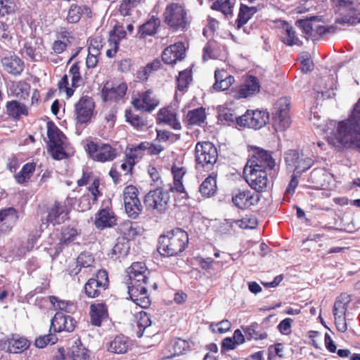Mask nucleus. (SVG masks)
<instances>
[{
  "label": "nucleus",
  "mask_w": 360,
  "mask_h": 360,
  "mask_svg": "<svg viewBox=\"0 0 360 360\" xmlns=\"http://www.w3.org/2000/svg\"><path fill=\"white\" fill-rule=\"evenodd\" d=\"M169 191L158 188L150 191L145 195L143 202L148 210L163 213L169 208Z\"/></svg>",
  "instance_id": "nucleus-12"
},
{
  "label": "nucleus",
  "mask_w": 360,
  "mask_h": 360,
  "mask_svg": "<svg viewBox=\"0 0 360 360\" xmlns=\"http://www.w3.org/2000/svg\"><path fill=\"white\" fill-rule=\"evenodd\" d=\"M18 214L14 207H8L0 210V224L7 229H11L18 221Z\"/></svg>",
  "instance_id": "nucleus-41"
},
{
  "label": "nucleus",
  "mask_w": 360,
  "mask_h": 360,
  "mask_svg": "<svg viewBox=\"0 0 360 360\" xmlns=\"http://www.w3.org/2000/svg\"><path fill=\"white\" fill-rule=\"evenodd\" d=\"M196 164L202 167H212L217 161L218 151L210 141L198 142L195 147Z\"/></svg>",
  "instance_id": "nucleus-11"
},
{
  "label": "nucleus",
  "mask_w": 360,
  "mask_h": 360,
  "mask_svg": "<svg viewBox=\"0 0 360 360\" xmlns=\"http://www.w3.org/2000/svg\"><path fill=\"white\" fill-rule=\"evenodd\" d=\"M94 263V258L89 253L82 252L76 259V265L72 269H70V276H76L79 274L82 269L88 268Z\"/></svg>",
  "instance_id": "nucleus-43"
},
{
  "label": "nucleus",
  "mask_w": 360,
  "mask_h": 360,
  "mask_svg": "<svg viewBox=\"0 0 360 360\" xmlns=\"http://www.w3.org/2000/svg\"><path fill=\"white\" fill-rule=\"evenodd\" d=\"M124 116L126 121L136 130L141 131L146 126V120L143 117L135 113L130 108L126 109Z\"/></svg>",
  "instance_id": "nucleus-51"
},
{
  "label": "nucleus",
  "mask_w": 360,
  "mask_h": 360,
  "mask_svg": "<svg viewBox=\"0 0 360 360\" xmlns=\"http://www.w3.org/2000/svg\"><path fill=\"white\" fill-rule=\"evenodd\" d=\"M4 71L13 76H19L25 69L24 61L15 54L4 56L1 60Z\"/></svg>",
  "instance_id": "nucleus-26"
},
{
  "label": "nucleus",
  "mask_w": 360,
  "mask_h": 360,
  "mask_svg": "<svg viewBox=\"0 0 360 360\" xmlns=\"http://www.w3.org/2000/svg\"><path fill=\"white\" fill-rule=\"evenodd\" d=\"M325 171L322 168L314 169L308 178V182L313 184L314 187L319 188L323 186Z\"/></svg>",
  "instance_id": "nucleus-55"
},
{
  "label": "nucleus",
  "mask_w": 360,
  "mask_h": 360,
  "mask_svg": "<svg viewBox=\"0 0 360 360\" xmlns=\"http://www.w3.org/2000/svg\"><path fill=\"white\" fill-rule=\"evenodd\" d=\"M86 353L84 349L78 346H72L66 352L63 348H58V354L56 355V360H85Z\"/></svg>",
  "instance_id": "nucleus-33"
},
{
  "label": "nucleus",
  "mask_w": 360,
  "mask_h": 360,
  "mask_svg": "<svg viewBox=\"0 0 360 360\" xmlns=\"http://www.w3.org/2000/svg\"><path fill=\"white\" fill-rule=\"evenodd\" d=\"M235 223L241 229H255L257 226L256 217L250 214L245 215L241 219L235 221Z\"/></svg>",
  "instance_id": "nucleus-60"
},
{
  "label": "nucleus",
  "mask_w": 360,
  "mask_h": 360,
  "mask_svg": "<svg viewBox=\"0 0 360 360\" xmlns=\"http://www.w3.org/2000/svg\"><path fill=\"white\" fill-rule=\"evenodd\" d=\"M148 143L144 141L140 143L136 146H133L131 148L127 149L125 156L131 160L134 163L136 164L139 160L141 159L146 150V146Z\"/></svg>",
  "instance_id": "nucleus-52"
},
{
  "label": "nucleus",
  "mask_w": 360,
  "mask_h": 360,
  "mask_svg": "<svg viewBox=\"0 0 360 360\" xmlns=\"http://www.w3.org/2000/svg\"><path fill=\"white\" fill-rule=\"evenodd\" d=\"M257 11V9L256 7H249L242 4L236 20L238 28H240L245 25Z\"/></svg>",
  "instance_id": "nucleus-48"
},
{
  "label": "nucleus",
  "mask_w": 360,
  "mask_h": 360,
  "mask_svg": "<svg viewBox=\"0 0 360 360\" xmlns=\"http://www.w3.org/2000/svg\"><path fill=\"white\" fill-rule=\"evenodd\" d=\"M269 120V114L264 110H248L245 114L237 119V124L243 128L260 129L266 126Z\"/></svg>",
  "instance_id": "nucleus-13"
},
{
  "label": "nucleus",
  "mask_w": 360,
  "mask_h": 360,
  "mask_svg": "<svg viewBox=\"0 0 360 360\" xmlns=\"http://www.w3.org/2000/svg\"><path fill=\"white\" fill-rule=\"evenodd\" d=\"M108 307L104 303H93L89 307L90 323L94 326H101L108 318Z\"/></svg>",
  "instance_id": "nucleus-31"
},
{
  "label": "nucleus",
  "mask_w": 360,
  "mask_h": 360,
  "mask_svg": "<svg viewBox=\"0 0 360 360\" xmlns=\"http://www.w3.org/2000/svg\"><path fill=\"white\" fill-rule=\"evenodd\" d=\"M281 41L287 46H301L302 41L296 34L292 25L286 21H281L278 27Z\"/></svg>",
  "instance_id": "nucleus-28"
},
{
  "label": "nucleus",
  "mask_w": 360,
  "mask_h": 360,
  "mask_svg": "<svg viewBox=\"0 0 360 360\" xmlns=\"http://www.w3.org/2000/svg\"><path fill=\"white\" fill-rule=\"evenodd\" d=\"M130 246L128 241L123 239H117L108 256L112 259H117L127 256L129 252Z\"/></svg>",
  "instance_id": "nucleus-44"
},
{
  "label": "nucleus",
  "mask_w": 360,
  "mask_h": 360,
  "mask_svg": "<svg viewBox=\"0 0 360 360\" xmlns=\"http://www.w3.org/2000/svg\"><path fill=\"white\" fill-rule=\"evenodd\" d=\"M215 82L213 89L216 91H225L235 82L233 76L229 75L224 70H216L214 72Z\"/></svg>",
  "instance_id": "nucleus-34"
},
{
  "label": "nucleus",
  "mask_w": 360,
  "mask_h": 360,
  "mask_svg": "<svg viewBox=\"0 0 360 360\" xmlns=\"http://www.w3.org/2000/svg\"><path fill=\"white\" fill-rule=\"evenodd\" d=\"M109 284L108 271L100 269L86 281L83 287V292L88 298H97L103 296V292L109 288Z\"/></svg>",
  "instance_id": "nucleus-6"
},
{
  "label": "nucleus",
  "mask_w": 360,
  "mask_h": 360,
  "mask_svg": "<svg viewBox=\"0 0 360 360\" xmlns=\"http://www.w3.org/2000/svg\"><path fill=\"white\" fill-rule=\"evenodd\" d=\"M188 243L187 232L176 228L160 236L158 251L164 257L176 256L185 250Z\"/></svg>",
  "instance_id": "nucleus-3"
},
{
  "label": "nucleus",
  "mask_w": 360,
  "mask_h": 360,
  "mask_svg": "<svg viewBox=\"0 0 360 360\" xmlns=\"http://www.w3.org/2000/svg\"><path fill=\"white\" fill-rule=\"evenodd\" d=\"M285 162L288 166L294 168L293 172L302 175L309 170L315 163V160L302 152L289 150L285 153Z\"/></svg>",
  "instance_id": "nucleus-14"
},
{
  "label": "nucleus",
  "mask_w": 360,
  "mask_h": 360,
  "mask_svg": "<svg viewBox=\"0 0 360 360\" xmlns=\"http://www.w3.org/2000/svg\"><path fill=\"white\" fill-rule=\"evenodd\" d=\"M72 205L66 201L56 200L46 209V220L53 225H59L70 219Z\"/></svg>",
  "instance_id": "nucleus-15"
},
{
  "label": "nucleus",
  "mask_w": 360,
  "mask_h": 360,
  "mask_svg": "<svg viewBox=\"0 0 360 360\" xmlns=\"http://www.w3.org/2000/svg\"><path fill=\"white\" fill-rule=\"evenodd\" d=\"M77 321L70 316L58 311L51 319L50 330L54 332H72L75 330Z\"/></svg>",
  "instance_id": "nucleus-23"
},
{
  "label": "nucleus",
  "mask_w": 360,
  "mask_h": 360,
  "mask_svg": "<svg viewBox=\"0 0 360 360\" xmlns=\"http://www.w3.org/2000/svg\"><path fill=\"white\" fill-rule=\"evenodd\" d=\"M260 82L255 76L249 75L245 78L244 82L238 87V98H248L260 91Z\"/></svg>",
  "instance_id": "nucleus-27"
},
{
  "label": "nucleus",
  "mask_w": 360,
  "mask_h": 360,
  "mask_svg": "<svg viewBox=\"0 0 360 360\" xmlns=\"http://www.w3.org/2000/svg\"><path fill=\"white\" fill-rule=\"evenodd\" d=\"M6 114L14 120H20L22 116L29 115L28 107L16 100L9 101L6 104Z\"/></svg>",
  "instance_id": "nucleus-32"
},
{
  "label": "nucleus",
  "mask_w": 360,
  "mask_h": 360,
  "mask_svg": "<svg viewBox=\"0 0 360 360\" xmlns=\"http://www.w3.org/2000/svg\"><path fill=\"white\" fill-rule=\"evenodd\" d=\"M160 25V20L158 17L153 15L145 23L139 27V34L141 38H146L148 36H153L157 33Z\"/></svg>",
  "instance_id": "nucleus-42"
},
{
  "label": "nucleus",
  "mask_w": 360,
  "mask_h": 360,
  "mask_svg": "<svg viewBox=\"0 0 360 360\" xmlns=\"http://www.w3.org/2000/svg\"><path fill=\"white\" fill-rule=\"evenodd\" d=\"M30 346V341L18 334L12 333L6 338L0 340L1 349L10 354H21Z\"/></svg>",
  "instance_id": "nucleus-20"
},
{
  "label": "nucleus",
  "mask_w": 360,
  "mask_h": 360,
  "mask_svg": "<svg viewBox=\"0 0 360 360\" xmlns=\"http://www.w3.org/2000/svg\"><path fill=\"white\" fill-rule=\"evenodd\" d=\"M192 79V71L191 69L180 71L176 79L177 89L181 92L186 91Z\"/></svg>",
  "instance_id": "nucleus-53"
},
{
  "label": "nucleus",
  "mask_w": 360,
  "mask_h": 360,
  "mask_svg": "<svg viewBox=\"0 0 360 360\" xmlns=\"http://www.w3.org/2000/svg\"><path fill=\"white\" fill-rule=\"evenodd\" d=\"M298 23L306 35L311 38H315L314 29L316 27V21L305 19L299 20Z\"/></svg>",
  "instance_id": "nucleus-61"
},
{
  "label": "nucleus",
  "mask_w": 360,
  "mask_h": 360,
  "mask_svg": "<svg viewBox=\"0 0 360 360\" xmlns=\"http://www.w3.org/2000/svg\"><path fill=\"white\" fill-rule=\"evenodd\" d=\"M217 174L212 172L200 185L199 191L203 197L209 198L216 193L217 190Z\"/></svg>",
  "instance_id": "nucleus-40"
},
{
  "label": "nucleus",
  "mask_w": 360,
  "mask_h": 360,
  "mask_svg": "<svg viewBox=\"0 0 360 360\" xmlns=\"http://www.w3.org/2000/svg\"><path fill=\"white\" fill-rule=\"evenodd\" d=\"M289 105L284 109H277L273 113V125L276 131H284L290 125V119L288 115Z\"/></svg>",
  "instance_id": "nucleus-36"
},
{
  "label": "nucleus",
  "mask_w": 360,
  "mask_h": 360,
  "mask_svg": "<svg viewBox=\"0 0 360 360\" xmlns=\"http://www.w3.org/2000/svg\"><path fill=\"white\" fill-rule=\"evenodd\" d=\"M186 168L184 166L173 165L171 168V172L173 176V186L169 188L172 192H177L182 195L183 199H188V195L185 191L182 179L186 174Z\"/></svg>",
  "instance_id": "nucleus-25"
},
{
  "label": "nucleus",
  "mask_w": 360,
  "mask_h": 360,
  "mask_svg": "<svg viewBox=\"0 0 360 360\" xmlns=\"http://www.w3.org/2000/svg\"><path fill=\"white\" fill-rule=\"evenodd\" d=\"M211 8L221 11L226 15L232 13V6L229 0H216L212 4Z\"/></svg>",
  "instance_id": "nucleus-63"
},
{
  "label": "nucleus",
  "mask_w": 360,
  "mask_h": 360,
  "mask_svg": "<svg viewBox=\"0 0 360 360\" xmlns=\"http://www.w3.org/2000/svg\"><path fill=\"white\" fill-rule=\"evenodd\" d=\"M128 90L125 82L112 79L105 82L101 91V98L105 103H117L124 100Z\"/></svg>",
  "instance_id": "nucleus-8"
},
{
  "label": "nucleus",
  "mask_w": 360,
  "mask_h": 360,
  "mask_svg": "<svg viewBox=\"0 0 360 360\" xmlns=\"http://www.w3.org/2000/svg\"><path fill=\"white\" fill-rule=\"evenodd\" d=\"M157 120L169 125L175 130H180L181 125L177 119V114L171 107H166L160 109L158 112Z\"/></svg>",
  "instance_id": "nucleus-30"
},
{
  "label": "nucleus",
  "mask_w": 360,
  "mask_h": 360,
  "mask_svg": "<svg viewBox=\"0 0 360 360\" xmlns=\"http://www.w3.org/2000/svg\"><path fill=\"white\" fill-rule=\"evenodd\" d=\"M243 177L248 185L258 193L264 191L267 188L269 179L266 171L243 170Z\"/></svg>",
  "instance_id": "nucleus-21"
},
{
  "label": "nucleus",
  "mask_w": 360,
  "mask_h": 360,
  "mask_svg": "<svg viewBox=\"0 0 360 360\" xmlns=\"http://www.w3.org/2000/svg\"><path fill=\"white\" fill-rule=\"evenodd\" d=\"M126 37L127 32L123 25L116 24L109 32L108 42L110 49L106 51L107 57L112 58L116 56L119 50L120 41L126 38Z\"/></svg>",
  "instance_id": "nucleus-22"
},
{
  "label": "nucleus",
  "mask_w": 360,
  "mask_h": 360,
  "mask_svg": "<svg viewBox=\"0 0 360 360\" xmlns=\"http://www.w3.org/2000/svg\"><path fill=\"white\" fill-rule=\"evenodd\" d=\"M275 166V160L271 153L259 148H255L252 155L248 160L243 170L266 171L271 170Z\"/></svg>",
  "instance_id": "nucleus-10"
},
{
  "label": "nucleus",
  "mask_w": 360,
  "mask_h": 360,
  "mask_svg": "<svg viewBox=\"0 0 360 360\" xmlns=\"http://www.w3.org/2000/svg\"><path fill=\"white\" fill-rule=\"evenodd\" d=\"M37 164L34 162H29L23 165L19 172L13 174L15 182L20 185L25 186L30 181L36 171Z\"/></svg>",
  "instance_id": "nucleus-35"
},
{
  "label": "nucleus",
  "mask_w": 360,
  "mask_h": 360,
  "mask_svg": "<svg viewBox=\"0 0 360 360\" xmlns=\"http://www.w3.org/2000/svg\"><path fill=\"white\" fill-rule=\"evenodd\" d=\"M25 54L33 61L40 60L45 53V46L42 39L36 40L34 44L25 42L23 48Z\"/></svg>",
  "instance_id": "nucleus-37"
},
{
  "label": "nucleus",
  "mask_w": 360,
  "mask_h": 360,
  "mask_svg": "<svg viewBox=\"0 0 360 360\" xmlns=\"http://www.w3.org/2000/svg\"><path fill=\"white\" fill-rule=\"evenodd\" d=\"M160 101L153 89L146 88L131 97V104L137 110L151 112L160 105Z\"/></svg>",
  "instance_id": "nucleus-7"
},
{
  "label": "nucleus",
  "mask_w": 360,
  "mask_h": 360,
  "mask_svg": "<svg viewBox=\"0 0 360 360\" xmlns=\"http://www.w3.org/2000/svg\"><path fill=\"white\" fill-rule=\"evenodd\" d=\"M130 346L129 340L124 335H120L108 343V350L115 354H125Z\"/></svg>",
  "instance_id": "nucleus-38"
},
{
  "label": "nucleus",
  "mask_w": 360,
  "mask_h": 360,
  "mask_svg": "<svg viewBox=\"0 0 360 360\" xmlns=\"http://www.w3.org/2000/svg\"><path fill=\"white\" fill-rule=\"evenodd\" d=\"M162 15L165 24L174 32L185 31L189 27L188 10L184 3L168 4Z\"/></svg>",
  "instance_id": "nucleus-4"
},
{
  "label": "nucleus",
  "mask_w": 360,
  "mask_h": 360,
  "mask_svg": "<svg viewBox=\"0 0 360 360\" xmlns=\"http://www.w3.org/2000/svg\"><path fill=\"white\" fill-rule=\"evenodd\" d=\"M77 235L78 231L77 229L68 226L63 228L61 231V238L60 239L59 244H68L72 242Z\"/></svg>",
  "instance_id": "nucleus-56"
},
{
  "label": "nucleus",
  "mask_w": 360,
  "mask_h": 360,
  "mask_svg": "<svg viewBox=\"0 0 360 360\" xmlns=\"http://www.w3.org/2000/svg\"><path fill=\"white\" fill-rule=\"evenodd\" d=\"M117 232L122 236V239L128 242L139 234L137 226L129 220L121 222L117 228Z\"/></svg>",
  "instance_id": "nucleus-39"
},
{
  "label": "nucleus",
  "mask_w": 360,
  "mask_h": 360,
  "mask_svg": "<svg viewBox=\"0 0 360 360\" xmlns=\"http://www.w3.org/2000/svg\"><path fill=\"white\" fill-rule=\"evenodd\" d=\"M81 62L76 61L70 67L69 74L71 77V86L77 88L83 83V79L80 72Z\"/></svg>",
  "instance_id": "nucleus-54"
},
{
  "label": "nucleus",
  "mask_w": 360,
  "mask_h": 360,
  "mask_svg": "<svg viewBox=\"0 0 360 360\" xmlns=\"http://www.w3.org/2000/svg\"><path fill=\"white\" fill-rule=\"evenodd\" d=\"M117 217L112 209L108 207L99 210L95 219V226L98 229L112 227L116 224Z\"/></svg>",
  "instance_id": "nucleus-29"
},
{
  "label": "nucleus",
  "mask_w": 360,
  "mask_h": 360,
  "mask_svg": "<svg viewBox=\"0 0 360 360\" xmlns=\"http://www.w3.org/2000/svg\"><path fill=\"white\" fill-rule=\"evenodd\" d=\"M351 302L350 296L346 293H341L335 301L333 314L335 323L338 331L345 333L347 330L346 314L348 305Z\"/></svg>",
  "instance_id": "nucleus-16"
},
{
  "label": "nucleus",
  "mask_w": 360,
  "mask_h": 360,
  "mask_svg": "<svg viewBox=\"0 0 360 360\" xmlns=\"http://www.w3.org/2000/svg\"><path fill=\"white\" fill-rule=\"evenodd\" d=\"M101 184V181L99 177H95L93 179L91 185L88 187L89 193L87 194H90L91 198H93V202H97L98 198L102 196L103 193L99 189Z\"/></svg>",
  "instance_id": "nucleus-62"
},
{
  "label": "nucleus",
  "mask_w": 360,
  "mask_h": 360,
  "mask_svg": "<svg viewBox=\"0 0 360 360\" xmlns=\"http://www.w3.org/2000/svg\"><path fill=\"white\" fill-rule=\"evenodd\" d=\"M18 0H0V16L15 13Z\"/></svg>",
  "instance_id": "nucleus-57"
},
{
  "label": "nucleus",
  "mask_w": 360,
  "mask_h": 360,
  "mask_svg": "<svg viewBox=\"0 0 360 360\" xmlns=\"http://www.w3.org/2000/svg\"><path fill=\"white\" fill-rule=\"evenodd\" d=\"M47 136L49 138L48 146H56L58 144H64L65 135L53 124L48 125Z\"/></svg>",
  "instance_id": "nucleus-47"
},
{
  "label": "nucleus",
  "mask_w": 360,
  "mask_h": 360,
  "mask_svg": "<svg viewBox=\"0 0 360 360\" xmlns=\"http://www.w3.org/2000/svg\"><path fill=\"white\" fill-rule=\"evenodd\" d=\"M328 143L337 148H355L360 152V98L347 119L327 124Z\"/></svg>",
  "instance_id": "nucleus-1"
},
{
  "label": "nucleus",
  "mask_w": 360,
  "mask_h": 360,
  "mask_svg": "<svg viewBox=\"0 0 360 360\" xmlns=\"http://www.w3.org/2000/svg\"><path fill=\"white\" fill-rule=\"evenodd\" d=\"M174 354L181 355L191 349V345L188 341L182 338H176L173 344Z\"/></svg>",
  "instance_id": "nucleus-59"
},
{
  "label": "nucleus",
  "mask_w": 360,
  "mask_h": 360,
  "mask_svg": "<svg viewBox=\"0 0 360 360\" xmlns=\"http://www.w3.org/2000/svg\"><path fill=\"white\" fill-rule=\"evenodd\" d=\"M64 144H58L56 146H48L47 150L49 155L56 160H60L68 158V154L65 152Z\"/></svg>",
  "instance_id": "nucleus-58"
},
{
  "label": "nucleus",
  "mask_w": 360,
  "mask_h": 360,
  "mask_svg": "<svg viewBox=\"0 0 360 360\" xmlns=\"http://www.w3.org/2000/svg\"><path fill=\"white\" fill-rule=\"evenodd\" d=\"M186 56V48L183 42H177L167 46L162 53V61L169 65H174L182 60Z\"/></svg>",
  "instance_id": "nucleus-24"
},
{
  "label": "nucleus",
  "mask_w": 360,
  "mask_h": 360,
  "mask_svg": "<svg viewBox=\"0 0 360 360\" xmlns=\"http://www.w3.org/2000/svg\"><path fill=\"white\" fill-rule=\"evenodd\" d=\"M95 109L94 99L82 96L75 104V116L77 124H87L91 120Z\"/></svg>",
  "instance_id": "nucleus-18"
},
{
  "label": "nucleus",
  "mask_w": 360,
  "mask_h": 360,
  "mask_svg": "<svg viewBox=\"0 0 360 360\" xmlns=\"http://www.w3.org/2000/svg\"><path fill=\"white\" fill-rule=\"evenodd\" d=\"M336 11L341 15L335 22L342 25L352 26L360 22V18L353 1L350 0H330Z\"/></svg>",
  "instance_id": "nucleus-9"
},
{
  "label": "nucleus",
  "mask_w": 360,
  "mask_h": 360,
  "mask_svg": "<svg viewBox=\"0 0 360 360\" xmlns=\"http://www.w3.org/2000/svg\"><path fill=\"white\" fill-rule=\"evenodd\" d=\"M84 150L91 160L101 163L112 162L118 155L117 150L110 144L91 139H86Z\"/></svg>",
  "instance_id": "nucleus-5"
},
{
  "label": "nucleus",
  "mask_w": 360,
  "mask_h": 360,
  "mask_svg": "<svg viewBox=\"0 0 360 360\" xmlns=\"http://www.w3.org/2000/svg\"><path fill=\"white\" fill-rule=\"evenodd\" d=\"M162 66L161 61L159 59H155L142 68L137 72V77L141 81H147L149 76L154 72L158 70Z\"/></svg>",
  "instance_id": "nucleus-50"
},
{
  "label": "nucleus",
  "mask_w": 360,
  "mask_h": 360,
  "mask_svg": "<svg viewBox=\"0 0 360 360\" xmlns=\"http://www.w3.org/2000/svg\"><path fill=\"white\" fill-rule=\"evenodd\" d=\"M129 282L128 293L130 299L141 308H148L150 300L148 293L150 271L143 262H133L127 271Z\"/></svg>",
  "instance_id": "nucleus-2"
},
{
  "label": "nucleus",
  "mask_w": 360,
  "mask_h": 360,
  "mask_svg": "<svg viewBox=\"0 0 360 360\" xmlns=\"http://www.w3.org/2000/svg\"><path fill=\"white\" fill-rule=\"evenodd\" d=\"M206 118L205 109L202 107L189 110L186 115V120L189 125H200Z\"/></svg>",
  "instance_id": "nucleus-49"
},
{
  "label": "nucleus",
  "mask_w": 360,
  "mask_h": 360,
  "mask_svg": "<svg viewBox=\"0 0 360 360\" xmlns=\"http://www.w3.org/2000/svg\"><path fill=\"white\" fill-rule=\"evenodd\" d=\"M139 191L132 185L127 186L123 191V200L126 213L131 218L136 219L142 211V205L139 198Z\"/></svg>",
  "instance_id": "nucleus-17"
},
{
  "label": "nucleus",
  "mask_w": 360,
  "mask_h": 360,
  "mask_svg": "<svg viewBox=\"0 0 360 360\" xmlns=\"http://www.w3.org/2000/svg\"><path fill=\"white\" fill-rule=\"evenodd\" d=\"M233 205L240 210H246L257 205L259 196L248 188H236L231 192Z\"/></svg>",
  "instance_id": "nucleus-19"
},
{
  "label": "nucleus",
  "mask_w": 360,
  "mask_h": 360,
  "mask_svg": "<svg viewBox=\"0 0 360 360\" xmlns=\"http://www.w3.org/2000/svg\"><path fill=\"white\" fill-rule=\"evenodd\" d=\"M49 301L54 309L57 311L73 313L77 309V306L74 302L60 299L56 296H50Z\"/></svg>",
  "instance_id": "nucleus-46"
},
{
  "label": "nucleus",
  "mask_w": 360,
  "mask_h": 360,
  "mask_svg": "<svg viewBox=\"0 0 360 360\" xmlns=\"http://www.w3.org/2000/svg\"><path fill=\"white\" fill-rule=\"evenodd\" d=\"M104 45V39L100 35H96L90 37L89 45L88 51H93L94 53H101V51Z\"/></svg>",
  "instance_id": "nucleus-64"
},
{
  "label": "nucleus",
  "mask_w": 360,
  "mask_h": 360,
  "mask_svg": "<svg viewBox=\"0 0 360 360\" xmlns=\"http://www.w3.org/2000/svg\"><path fill=\"white\" fill-rule=\"evenodd\" d=\"M84 11L86 13H91V10L87 6L78 5L77 4H71L66 17L67 21L69 23H76L79 22Z\"/></svg>",
  "instance_id": "nucleus-45"
}]
</instances>
